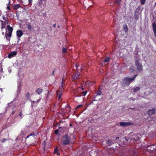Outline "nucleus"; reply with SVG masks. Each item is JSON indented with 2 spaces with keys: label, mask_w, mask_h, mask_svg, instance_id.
Masks as SVG:
<instances>
[{
  "label": "nucleus",
  "mask_w": 156,
  "mask_h": 156,
  "mask_svg": "<svg viewBox=\"0 0 156 156\" xmlns=\"http://www.w3.org/2000/svg\"><path fill=\"white\" fill-rule=\"evenodd\" d=\"M2 13L1 11L0 10V16L1 15Z\"/></svg>",
  "instance_id": "37998d69"
},
{
  "label": "nucleus",
  "mask_w": 156,
  "mask_h": 156,
  "mask_svg": "<svg viewBox=\"0 0 156 156\" xmlns=\"http://www.w3.org/2000/svg\"><path fill=\"white\" fill-rule=\"evenodd\" d=\"M15 111L13 110L12 112V114H14L15 113Z\"/></svg>",
  "instance_id": "e433bc0d"
},
{
  "label": "nucleus",
  "mask_w": 156,
  "mask_h": 156,
  "mask_svg": "<svg viewBox=\"0 0 156 156\" xmlns=\"http://www.w3.org/2000/svg\"><path fill=\"white\" fill-rule=\"evenodd\" d=\"M4 28V27H2V29Z\"/></svg>",
  "instance_id": "a18cd8bd"
},
{
  "label": "nucleus",
  "mask_w": 156,
  "mask_h": 156,
  "mask_svg": "<svg viewBox=\"0 0 156 156\" xmlns=\"http://www.w3.org/2000/svg\"><path fill=\"white\" fill-rule=\"evenodd\" d=\"M62 53H66V48H62Z\"/></svg>",
  "instance_id": "b1692460"
},
{
  "label": "nucleus",
  "mask_w": 156,
  "mask_h": 156,
  "mask_svg": "<svg viewBox=\"0 0 156 156\" xmlns=\"http://www.w3.org/2000/svg\"><path fill=\"white\" fill-rule=\"evenodd\" d=\"M4 34V32H3V33H2V34Z\"/></svg>",
  "instance_id": "8fccbe9b"
},
{
  "label": "nucleus",
  "mask_w": 156,
  "mask_h": 156,
  "mask_svg": "<svg viewBox=\"0 0 156 156\" xmlns=\"http://www.w3.org/2000/svg\"><path fill=\"white\" fill-rule=\"evenodd\" d=\"M3 20H5V16H3Z\"/></svg>",
  "instance_id": "a19ab883"
},
{
  "label": "nucleus",
  "mask_w": 156,
  "mask_h": 156,
  "mask_svg": "<svg viewBox=\"0 0 156 156\" xmlns=\"http://www.w3.org/2000/svg\"><path fill=\"white\" fill-rule=\"evenodd\" d=\"M137 75H136L133 78H129L128 77L125 78L123 81V83L125 85H128L130 84V83L134 80L135 77L137 76Z\"/></svg>",
  "instance_id": "f03ea898"
},
{
  "label": "nucleus",
  "mask_w": 156,
  "mask_h": 156,
  "mask_svg": "<svg viewBox=\"0 0 156 156\" xmlns=\"http://www.w3.org/2000/svg\"><path fill=\"white\" fill-rule=\"evenodd\" d=\"M17 54V52L16 51H13L10 54H9L8 57L9 58H11L13 56H15Z\"/></svg>",
  "instance_id": "9d476101"
},
{
  "label": "nucleus",
  "mask_w": 156,
  "mask_h": 156,
  "mask_svg": "<svg viewBox=\"0 0 156 156\" xmlns=\"http://www.w3.org/2000/svg\"><path fill=\"white\" fill-rule=\"evenodd\" d=\"M119 138V137H116V139H118V138Z\"/></svg>",
  "instance_id": "c03bdc74"
},
{
  "label": "nucleus",
  "mask_w": 156,
  "mask_h": 156,
  "mask_svg": "<svg viewBox=\"0 0 156 156\" xmlns=\"http://www.w3.org/2000/svg\"><path fill=\"white\" fill-rule=\"evenodd\" d=\"M14 7L16 9H17L20 7V5L19 4H17L16 5H15L14 6Z\"/></svg>",
  "instance_id": "c85d7f7f"
},
{
  "label": "nucleus",
  "mask_w": 156,
  "mask_h": 156,
  "mask_svg": "<svg viewBox=\"0 0 156 156\" xmlns=\"http://www.w3.org/2000/svg\"><path fill=\"white\" fill-rule=\"evenodd\" d=\"M133 66H130V68L129 69L131 72H132L134 71V70L133 69Z\"/></svg>",
  "instance_id": "bb28decb"
},
{
  "label": "nucleus",
  "mask_w": 156,
  "mask_h": 156,
  "mask_svg": "<svg viewBox=\"0 0 156 156\" xmlns=\"http://www.w3.org/2000/svg\"><path fill=\"white\" fill-rule=\"evenodd\" d=\"M21 83L20 82H18L17 84V94H19L20 92L21 89Z\"/></svg>",
  "instance_id": "0eeeda50"
},
{
  "label": "nucleus",
  "mask_w": 156,
  "mask_h": 156,
  "mask_svg": "<svg viewBox=\"0 0 156 156\" xmlns=\"http://www.w3.org/2000/svg\"><path fill=\"white\" fill-rule=\"evenodd\" d=\"M7 29L9 32H12V29L11 27H10V26L8 25L7 27Z\"/></svg>",
  "instance_id": "dca6fc26"
},
{
  "label": "nucleus",
  "mask_w": 156,
  "mask_h": 156,
  "mask_svg": "<svg viewBox=\"0 0 156 156\" xmlns=\"http://www.w3.org/2000/svg\"><path fill=\"white\" fill-rule=\"evenodd\" d=\"M32 1V0H28V2L29 3L31 2Z\"/></svg>",
  "instance_id": "4c0bfd02"
},
{
  "label": "nucleus",
  "mask_w": 156,
  "mask_h": 156,
  "mask_svg": "<svg viewBox=\"0 0 156 156\" xmlns=\"http://www.w3.org/2000/svg\"><path fill=\"white\" fill-rule=\"evenodd\" d=\"M139 90V88L137 87L134 88L133 90V92H136Z\"/></svg>",
  "instance_id": "4be33fe9"
},
{
  "label": "nucleus",
  "mask_w": 156,
  "mask_h": 156,
  "mask_svg": "<svg viewBox=\"0 0 156 156\" xmlns=\"http://www.w3.org/2000/svg\"><path fill=\"white\" fill-rule=\"evenodd\" d=\"M154 5H156V2L155 3Z\"/></svg>",
  "instance_id": "49530a36"
},
{
  "label": "nucleus",
  "mask_w": 156,
  "mask_h": 156,
  "mask_svg": "<svg viewBox=\"0 0 156 156\" xmlns=\"http://www.w3.org/2000/svg\"><path fill=\"white\" fill-rule=\"evenodd\" d=\"M38 134V133L37 132V133H32L30 135L27 136L26 138H28L30 136H36Z\"/></svg>",
  "instance_id": "f3484780"
},
{
  "label": "nucleus",
  "mask_w": 156,
  "mask_h": 156,
  "mask_svg": "<svg viewBox=\"0 0 156 156\" xmlns=\"http://www.w3.org/2000/svg\"><path fill=\"white\" fill-rule=\"evenodd\" d=\"M85 85H88L89 86H91L92 84V83L90 81H87L85 83Z\"/></svg>",
  "instance_id": "6ab92c4d"
},
{
  "label": "nucleus",
  "mask_w": 156,
  "mask_h": 156,
  "mask_svg": "<svg viewBox=\"0 0 156 156\" xmlns=\"http://www.w3.org/2000/svg\"><path fill=\"white\" fill-rule=\"evenodd\" d=\"M155 109L154 108H152L149 109L148 112V114L150 115H151L154 114L155 112Z\"/></svg>",
  "instance_id": "f8f14e48"
},
{
  "label": "nucleus",
  "mask_w": 156,
  "mask_h": 156,
  "mask_svg": "<svg viewBox=\"0 0 156 156\" xmlns=\"http://www.w3.org/2000/svg\"><path fill=\"white\" fill-rule=\"evenodd\" d=\"M49 95V92L48 91L47 94V98H48V97Z\"/></svg>",
  "instance_id": "c9c22d12"
},
{
  "label": "nucleus",
  "mask_w": 156,
  "mask_h": 156,
  "mask_svg": "<svg viewBox=\"0 0 156 156\" xmlns=\"http://www.w3.org/2000/svg\"><path fill=\"white\" fill-rule=\"evenodd\" d=\"M64 79H63L62 80V82L61 83V86L60 87V88L61 89L62 88L63 86V83H64Z\"/></svg>",
  "instance_id": "412c9836"
},
{
  "label": "nucleus",
  "mask_w": 156,
  "mask_h": 156,
  "mask_svg": "<svg viewBox=\"0 0 156 156\" xmlns=\"http://www.w3.org/2000/svg\"><path fill=\"white\" fill-rule=\"evenodd\" d=\"M76 68H78V67L79 66L77 65H76Z\"/></svg>",
  "instance_id": "ea45409f"
},
{
  "label": "nucleus",
  "mask_w": 156,
  "mask_h": 156,
  "mask_svg": "<svg viewBox=\"0 0 156 156\" xmlns=\"http://www.w3.org/2000/svg\"><path fill=\"white\" fill-rule=\"evenodd\" d=\"M12 32H9V33L8 34H7L8 36L10 37L12 35Z\"/></svg>",
  "instance_id": "c756f323"
},
{
  "label": "nucleus",
  "mask_w": 156,
  "mask_h": 156,
  "mask_svg": "<svg viewBox=\"0 0 156 156\" xmlns=\"http://www.w3.org/2000/svg\"><path fill=\"white\" fill-rule=\"evenodd\" d=\"M54 153L56 154L57 156H58L59 154L60 153L58 152V148L57 147L55 149L54 151Z\"/></svg>",
  "instance_id": "2eb2a0df"
},
{
  "label": "nucleus",
  "mask_w": 156,
  "mask_h": 156,
  "mask_svg": "<svg viewBox=\"0 0 156 156\" xmlns=\"http://www.w3.org/2000/svg\"><path fill=\"white\" fill-rule=\"evenodd\" d=\"M55 133L57 135H58L59 133H58V130H55Z\"/></svg>",
  "instance_id": "cd10ccee"
},
{
  "label": "nucleus",
  "mask_w": 156,
  "mask_h": 156,
  "mask_svg": "<svg viewBox=\"0 0 156 156\" xmlns=\"http://www.w3.org/2000/svg\"><path fill=\"white\" fill-rule=\"evenodd\" d=\"M23 114L22 112H20L19 114V115L21 117V119H22L23 118L22 115Z\"/></svg>",
  "instance_id": "7c9ffc66"
},
{
  "label": "nucleus",
  "mask_w": 156,
  "mask_h": 156,
  "mask_svg": "<svg viewBox=\"0 0 156 156\" xmlns=\"http://www.w3.org/2000/svg\"><path fill=\"white\" fill-rule=\"evenodd\" d=\"M83 90V88H82V87H79L77 89V90L80 92V93H81V94L83 96H85L86 94V93L87 92V91H83L82 92V93H81V92H80V90Z\"/></svg>",
  "instance_id": "6e6552de"
},
{
  "label": "nucleus",
  "mask_w": 156,
  "mask_h": 156,
  "mask_svg": "<svg viewBox=\"0 0 156 156\" xmlns=\"http://www.w3.org/2000/svg\"><path fill=\"white\" fill-rule=\"evenodd\" d=\"M71 140L70 137L68 135H66L64 136L62 139V144H59V145L61 148L62 147V146L63 145H66L69 144Z\"/></svg>",
  "instance_id": "f257e3e1"
},
{
  "label": "nucleus",
  "mask_w": 156,
  "mask_h": 156,
  "mask_svg": "<svg viewBox=\"0 0 156 156\" xmlns=\"http://www.w3.org/2000/svg\"><path fill=\"white\" fill-rule=\"evenodd\" d=\"M101 92L99 90H98L97 92V95L95 96V97H97L98 95H101Z\"/></svg>",
  "instance_id": "aec40b11"
},
{
  "label": "nucleus",
  "mask_w": 156,
  "mask_h": 156,
  "mask_svg": "<svg viewBox=\"0 0 156 156\" xmlns=\"http://www.w3.org/2000/svg\"><path fill=\"white\" fill-rule=\"evenodd\" d=\"M110 60V59L108 57H107L104 60V62H108Z\"/></svg>",
  "instance_id": "5701e85b"
},
{
  "label": "nucleus",
  "mask_w": 156,
  "mask_h": 156,
  "mask_svg": "<svg viewBox=\"0 0 156 156\" xmlns=\"http://www.w3.org/2000/svg\"><path fill=\"white\" fill-rule=\"evenodd\" d=\"M42 91L43 90L42 89L38 88L37 89L36 92L38 94H40L42 92Z\"/></svg>",
  "instance_id": "4468645a"
},
{
  "label": "nucleus",
  "mask_w": 156,
  "mask_h": 156,
  "mask_svg": "<svg viewBox=\"0 0 156 156\" xmlns=\"http://www.w3.org/2000/svg\"><path fill=\"white\" fill-rule=\"evenodd\" d=\"M8 71H9V73H11V72L12 71H11V69H10V68H8Z\"/></svg>",
  "instance_id": "2f4dec72"
},
{
  "label": "nucleus",
  "mask_w": 156,
  "mask_h": 156,
  "mask_svg": "<svg viewBox=\"0 0 156 156\" xmlns=\"http://www.w3.org/2000/svg\"><path fill=\"white\" fill-rule=\"evenodd\" d=\"M135 64L137 67V69L141 72L142 70V66L140 63L138 61H136L135 62Z\"/></svg>",
  "instance_id": "7ed1b4c3"
},
{
  "label": "nucleus",
  "mask_w": 156,
  "mask_h": 156,
  "mask_svg": "<svg viewBox=\"0 0 156 156\" xmlns=\"http://www.w3.org/2000/svg\"><path fill=\"white\" fill-rule=\"evenodd\" d=\"M133 123L130 122H119L120 125L122 126L126 127L133 124Z\"/></svg>",
  "instance_id": "20e7f679"
},
{
  "label": "nucleus",
  "mask_w": 156,
  "mask_h": 156,
  "mask_svg": "<svg viewBox=\"0 0 156 156\" xmlns=\"http://www.w3.org/2000/svg\"><path fill=\"white\" fill-rule=\"evenodd\" d=\"M152 27L154 34L156 37V24L155 23H153Z\"/></svg>",
  "instance_id": "9b49d317"
},
{
  "label": "nucleus",
  "mask_w": 156,
  "mask_h": 156,
  "mask_svg": "<svg viewBox=\"0 0 156 156\" xmlns=\"http://www.w3.org/2000/svg\"><path fill=\"white\" fill-rule=\"evenodd\" d=\"M7 8L8 9H10V7L9 6H8Z\"/></svg>",
  "instance_id": "79ce46f5"
},
{
  "label": "nucleus",
  "mask_w": 156,
  "mask_h": 156,
  "mask_svg": "<svg viewBox=\"0 0 156 156\" xmlns=\"http://www.w3.org/2000/svg\"><path fill=\"white\" fill-rule=\"evenodd\" d=\"M57 94L58 96V99L60 100L61 99V96L62 94L61 91L60 90H58L57 91Z\"/></svg>",
  "instance_id": "ddd939ff"
},
{
  "label": "nucleus",
  "mask_w": 156,
  "mask_h": 156,
  "mask_svg": "<svg viewBox=\"0 0 156 156\" xmlns=\"http://www.w3.org/2000/svg\"><path fill=\"white\" fill-rule=\"evenodd\" d=\"M124 28L125 31H127L128 30L127 26L126 25H125L124 26Z\"/></svg>",
  "instance_id": "a878e982"
},
{
  "label": "nucleus",
  "mask_w": 156,
  "mask_h": 156,
  "mask_svg": "<svg viewBox=\"0 0 156 156\" xmlns=\"http://www.w3.org/2000/svg\"><path fill=\"white\" fill-rule=\"evenodd\" d=\"M82 106V105H78L76 107V109L77 108H79L80 107H81V106Z\"/></svg>",
  "instance_id": "473e14b6"
},
{
  "label": "nucleus",
  "mask_w": 156,
  "mask_h": 156,
  "mask_svg": "<svg viewBox=\"0 0 156 156\" xmlns=\"http://www.w3.org/2000/svg\"><path fill=\"white\" fill-rule=\"evenodd\" d=\"M110 141V140H108V142H109Z\"/></svg>",
  "instance_id": "de8ad7c7"
},
{
  "label": "nucleus",
  "mask_w": 156,
  "mask_h": 156,
  "mask_svg": "<svg viewBox=\"0 0 156 156\" xmlns=\"http://www.w3.org/2000/svg\"><path fill=\"white\" fill-rule=\"evenodd\" d=\"M53 27H56V25L55 24H54L53 25Z\"/></svg>",
  "instance_id": "58836bf2"
},
{
  "label": "nucleus",
  "mask_w": 156,
  "mask_h": 156,
  "mask_svg": "<svg viewBox=\"0 0 156 156\" xmlns=\"http://www.w3.org/2000/svg\"><path fill=\"white\" fill-rule=\"evenodd\" d=\"M23 35V33L22 30H18L16 31V35L17 37H19V39Z\"/></svg>",
  "instance_id": "1a4fd4ad"
},
{
  "label": "nucleus",
  "mask_w": 156,
  "mask_h": 156,
  "mask_svg": "<svg viewBox=\"0 0 156 156\" xmlns=\"http://www.w3.org/2000/svg\"><path fill=\"white\" fill-rule=\"evenodd\" d=\"M27 98H28L29 97L30 94L29 93H27Z\"/></svg>",
  "instance_id": "72a5a7b5"
},
{
  "label": "nucleus",
  "mask_w": 156,
  "mask_h": 156,
  "mask_svg": "<svg viewBox=\"0 0 156 156\" xmlns=\"http://www.w3.org/2000/svg\"><path fill=\"white\" fill-rule=\"evenodd\" d=\"M146 0H140L141 4L144 5L145 3Z\"/></svg>",
  "instance_id": "393cba45"
},
{
  "label": "nucleus",
  "mask_w": 156,
  "mask_h": 156,
  "mask_svg": "<svg viewBox=\"0 0 156 156\" xmlns=\"http://www.w3.org/2000/svg\"><path fill=\"white\" fill-rule=\"evenodd\" d=\"M120 1H121V0H118V1H116V3L117 4H118Z\"/></svg>",
  "instance_id": "f704fd0d"
},
{
  "label": "nucleus",
  "mask_w": 156,
  "mask_h": 156,
  "mask_svg": "<svg viewBox=\"0 0 156 156\" xmlns=\"http://www.w3.org/2000/svg\"><path fill=\"white\" fill-rule=\"evenodd\" d=\"M80 76V74L79 72H76L73 75V80H76L79 78V76Z\"/></svg>",
  "instance_id": "423d86ee"
},
{
  "label": "nucleus",
  "mask_w": 156,
  "mask_h": 156,
  "mask_svg": "<svg viewBox=\"0 0 156 156\" xmlns=\"http://www.w3.org/2000/svg\"><path fill=\"white\" fill-rule=\"evenodd\" d=\"M27 29L30 30H31L32 29V26L30 23H28L27 25Z\"/></svg>",
  "instance_id": "a211bd4d"
},
{
  "label": "nucleus",
  "mask_w": 156,
  "mask_h": 156,
  "mask_svg": "<svg viewBox=\"0 0 156 156\" xmlns=\"http://www.w3.org/2000/svg\"><path fill=\"white\" fill-rule=\"evenodd\" d=\"M4 141H5V140H3V141H2V142H4Z\"/></svg>",
  "instance_id": "09e8293b"
},
{
  "label": "nucleus",
  "mask_w": 156,
  "mask_h": 156,
  "mask_svg": "<svg viewBox=\"0 0 156 156\" xmlns=\"http://www.w3.org/2000/svg\"><path fill=\"white\" fill-rule=\"evenodd\" d=\"M30 126H26L21 131V134L22 135H24L27 133L29 130Z\"/></svg>",
  "instance_id": "39448f33"
}]
</instances>
